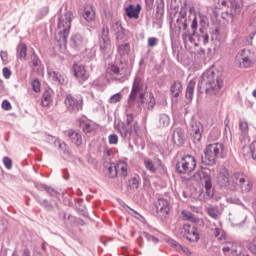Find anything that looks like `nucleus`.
I'll use <instances>...</instances> for the list:
<instances>
[{"instance_id":"1","label":"nucleus","mask_w":256,"mask_h":256,"mask_svg":"<svg viewBox=\"0 0 256 256\" xmlns=\"http://www.w3.org/2000/svg\"><path fill=\"white\" fill-rule=\"evenodd\" d=\"M147 94V84L143 79L136 77L134 79L131 93L128 97L129 107L137 105L138 107H143L145 111H152L155 107L156 101L155 96L150 92L149 95L145 98Z\"/></svg>"},{"instance_id":"2","label":"nucleus","mask_w":256,"mask_h":256,"mask_svg":"<svg viewBox=\"0 0 256 256\" xmlns=\"http://www.w3.org/2000/svg\"><path fill=\"white\" fill-rule=\"evenodd\" d=\"M204 90L206 95H221V89H223V79L221 73L215 71L213 68L206 70L198 83V90Z\"/></svg>"},{"instance_id":"3","label":"nucleus","mask_w":256,"mask_h":256,"mask_svg":"<svg viewBox=\"0 0 256 256\" xmlns=\"http://www.w3.org/2000/svg\"><path fill=\"white\" fill-rule=\"evenodd\" d=\"M199 27V19L197 16H194L192 23H191V29L192 32H186L182 33V40L184 45H187V43H191L194 45V47H199V45H207L209 43V34L205 31V29L200 28L199 34H197V28Z\"/></svg>"},{"instance_id":"4","label":"nucleus","mask_w":256,"mask_h":256,"mask_svg":"<svg viewBox=\"0 0 256 256\" xmlns=\"http://www.w3.org/2000/svg\"><path fill=\"white\" fill-rule=\"evenodd\" d=\"M117 132L126 143L135 141L139 135V122L135 119V115L127 114L126 122L118 124Z\"/></svg>"},{"instance_id":"5","label":"nucleus","mask_w":256,"mask_h":256,"mask_svg":"<svg viewBox=\"0 0 256 256\" xmlns=\"http://www.w3.org/2000/svg\"><path fill=\"white\" fill-rule=\"evenodd\" d=\"M194 181H201L204 185V190L199 194L200 201H209L213 199L215 190L213 189V182L211 180V172L207 168H201L193 175Z\"/></svg>"},{"instance_id":"6","label":"nucleus","mask_w":256,"mask_h":256,"mask_svg":"<svg viewBox=\"0 0 256 256\" xmlns=\"http://www.w3.org/2000/svg\"><path fill=\"white\" fill-rule=\"evenodd\" d=\"M227 152L225 146L222 143H214L206 146L204 150V156H202L203 165H215L217 159H225Z\"/></svg>"},{"instance_id":"7","label":"nucleus","mask_w":256,"mask_h":256,"mask_svg":"<svg viewBox=\"0 0 256 256\" xmlns=\"http://www.w3.org/2000/svg\"><path fill=\"white\" fill-rule=\"evenodd\" d=\"M130 75L131 71L127 68V64H124L120 60L110 63L106 69V77L116 79V81H120V83L127 81Z\"/></svg>"},{"instance_id":"8","label":"nucleus","mask_w":256,"mask_h":256,"mask_svg":"<svg viewBox=\"0 0 256 256\" xmlns=\"http://www.w3.org/2000/svg\"><path fill=\"white\" fill-rule=\"evenodd\" d=\"M72 17H73V12L66 11L64 15L58 18V24H57V32L59 36L58 41L60 43H63L64 45L67 43V37H69V33L71 31V21H73Z\"/></svg>"},{"instance_id":"9","label":"nucleus","mask_w":256,"mask_h":256,"mask_svg":"<svg viewBox=\"0 0 256 256\" xmlns=\"http://www.w3.org/2000/svg\"><path fill=\"white\" fill-rule=\"evenodd\" d=\"M195 167H197L195 157L186 155L177 162L176 171L180 175H187V173L195 171Z\"/></svg>"},{"instance_id":"10","label":"nucleus","mask_w":256,"mask_h":256,"mask_svg":"<svg viewBox=\"0 0 256 256\" xmlns=\"http://www.w3.org/2000/svg\"><path fill=\"white\" fill-rule=\"evenodd\" d=\"M232 181L236 187L234 191L237 189H241L242 193H249L251 189H253V183L247 179V175L241 172H236L232 175Z\"/></svg>"},{"instance_id":"11","label":"nucleus","mask_w":256,"mask_h":256,"mask_svg":"<svg viewBox=\"0 0 256 256\" xmlns=\"http://www.w3.org/2000/svg\"><path fill=\"white\" fill-rule=\"evenodd\" d=\"M98 45L103 55H110V53L113 51L111 37H109V28H102L101 33L99 34Z\"/></svg>"},{"instance_id":"12","label":"nucleus","mask_w":256,"mask_h":256,"mask_svg":"<svg viewBox=\"0 0 256 256\" xmlns=\"http://www.w3.org/2000/svg\"><path fill=\"white\" fill-rule=\"evenodd\" d=\"M189 21L190 20L187 19V11L182 9L174 24V31L176 33H189Z\"/></svg>"},{"instance_id":"13","label":"nucleus","mask_w":256,"mask_h":256,"mask_svg":"<svg viewBox=\"0 0 256 256\" xmlns=\"http://www.w3.org/2000/svg\"><path fill=\"white\" fill-rule=\"evenodd\" d=\"M65 106L69 113H79L83 109V99L75 98L72 95H67L65 98Z\"/></svg>"},{"instance_id":"14","label":"nucleus","mask_w":256,"mask_h":256,"mask_svg":"<svg viewBox=\"0 0 256 256\" xmlns=\"http://www.w3.org/2000/svg\"><path fill=\"white\" fill-rule=\"evenodd\" d=\"M184 229V237L189 241V243H199V230L195 225L186 223L183 226Z\"/></svg>"},{"instance_id":"15","label":"nucleus","mask_w":256,"mask_h":256,"mask_svg":"<svg viewBox=\"0 0 256 256\" xmlns=\"http://www.w3.org/2000/svg\"><path fill=\"white\" fill-rule=\"evenodd\" d=\"M154 207L156 210V215L160 219H167V215H169V201L166 199L160 198L154 203Z\"/></svg>"},{"instance_id":"16","label":"nucleus","mask_w":256,"mask_h":256,"mask_svg":"<svg viewBox=\"0 0 256 256\" xmlns=\"http://www.w3.org/2000/svg\"><path fill=\"white\" fill-rule=\"evenodd\" d=\"M236 63L241 69H249V67H253V60L249 56V51L242 50L238 53L236 56Z\"/></svg>"},{"instance_id":"17","label":"nucleus","mask_w":256,"mask_h":256,"mask_svg":"<svg viewBox=\"0 0 256 256\" xmlns=\"http://www.w3.org/2000/svg\"><path fill=\"white\" fill-rule=\"evenodd\" d=\"M218 183L221 185V187H226V189H230V191H235L237 189V186H235V183H233V176L230 180L229 172H227V170L219 173Z\"/></svg>"},{"instance_id":"18","label":"nucleus","mask_w":256,"mask_h":256,"mask_svg":"<svg viewBox=\"0 0 256 256\" xmlns=\"http://www.w3.org/2000/svg\"><path fill=\"white\" fill-rule=\"evenodd\" d=\"M219 3L230 8V15H239L243 7V0H219Z\"/></svg>"},{"instance_id":"19","label":"nucleus","mask_w":256,"mask_h":256,"mask_svg":"<svg viewBox=\"0 0 256 256\" xmlns=\"http://www.w3.org/2000/svg\"><path fill=\"white\" fill-rule=\"evenodd\" d=\"M186 139L187 135L185 134V130L183 128L174 129L172 135V141L174 145H177V147H181V145H184Z\"/></svg>"},{"instance_id":"20","label":"nucleus","mask_w":256,"mask_h":256,"mask_svg":"<svg viewBox=\"0 0 256 256\" xmlns=\"http://www.w3.org/2000/svg\"><path fill=\"white\" fill-rule=\"evenodd\" d=\"M73 71H74V77H76L78 81H87V79H89V74L83 65L74 64Z\"/></svg>"},{"instance_id":"21","label":"nucleus","mask_w":256,"mask_h":256,"mask_svg":"<svg viewBox=\"0 0 256 256\" xmlns=\"http://www.w3.org/2000/svg\"><path fill=\"white\" fill-rule=\"evenodd\" d=\"M86 43L87 41L85 38H83V36H81V34H74L70 38V45L73 47V49H83Z\"/></svg>"},{"instance_id":"22","label":"nucleus","mask_w":256,"mask_h":256,"mask_svg":"<svg viewBox=\"0 0 256 256\" xmlns=\"http://www.w3.org/2000/svg\"><path fill=\"white\" fill-rule=\"evenodd\" d=\"M68 137L75 147H81L83 145V135L81 132L72 129L68 130Z\"/></svg>"},{"instance_id":"23","label":"nucleus","mask_w":256,"mask_h":256,"mask_svg":"<svg viewBox=\"0 0 256 256\" xmlns=\"http://www.w3.org/2000/svg\"><path fill=\"white\" fill-rule=\"evenodd\" d=\"M125 11L129 19H139V14L141 13V4H137L136 6L129 4L128 7L125 8Z\"/></svg>"},{"instance_id":"24","label":"nucleus","mask_w":256,"mask_h":256,"mask_svg":"<svg viewBox=\"0 0 256 256\" xmlns=\"http://www.w3.org/2000/svg\"><path fill=\"white\" fill-rule=\"evenodd\" d=\"M191 135L194 141H201L203 135V124L201 122H193Z\"/></svg>"},{"instance_id":"25","label":"nucleus","mask_w":256,"mask_h":256,"mask_svg":"<svg viewBox=\"0 0 256 256\" xmlns=\"http://www.w3.org/2000/svg\"><path fill=\"white\" fill-rule=\"evenodd\" d=\"M30 67L34 73H43V64L35 52L31 56Z\"/></svg>"},{"instance_id":"26","label":"nucleus","mask_w":256,"mask_h":256,"mask_svg":"<svg viewBox=\"0 0 256 256\" xmlns=\"http://www.w3.org/2000/svg\"><path fill=\"white\" fill-rule=\"evenodd\" d=\"M80 128L84 133H92L95 131V124L87 119V117H81L78 119Z\"/></svg>"},{"instance_id":"27","label":"nucleus","mask_w":256,"mask_h":256,"mask_svg":"<svg viewBox=\"0 0 256 256\" xmlns=\"http://www.w3.org/2000/svg\"><path fill=\"white\" fill-rule=\"evenodd\" d=\"M49 80L54 85H64L65 84V76L58 71H49L48 72Z\"/></svg>"},{"instance_id":"28","label":"nucleus","mask_w":256,"mask_h":256,"mask_svg":"<svg viewBox=\"0 0 256 256\" xmlns=\"http://www.w3.org/2000/svg\"><path fill=\"white\" fill-rule=\"evenodd\" d=\"M83 18L88 23H93L95 21V8H93V5L87 4L84 8Z\"/></svg>"},{"instance_id":"29","label":"nucleus","mask_w":256,"mask_h":256,"mask_svg":"<svg viewBox=\"0 0 256 256\" xmlns=\"http://www.w3.org/2000/svg\"><path fill=\"white\" fill-rule=\"evenodd\" d=\"M144 167L150 173H157V169H159V167H161V161L158 160L156 163H154L151 159L145 158L144 159Z\"/></svg>"},{"instance_id":"30","label":"nucleus","mask_w":256,"mask_h":256,"mask_svg":"<svg viewBox=\"0 0 256 256\" xmlns=\"http://www.w3.org/2000/svg\"><path fill=\"white\" fill-rule=\"evenodd\" d=\"M112 31L114 32L116 39H120V40L125 39V29L123 28V26H121V23L115 22L112 25Z\"/></svg>"},{"instance_id":"31","label":"nucleus","mask_w":256,"mask_h":256,"mask_svg":"<svg viewBox=\"0 0 256 256\" xmlns=\"http://www.w3.org/2000/svg\"><path fill=\"white\" fill-rule=\"evenodd\" d=\"M116 170H117V173L122 176V177H127V175L129 174L128 171H129V166L127 165V162L123 161V160H119L117 163H116Z\"/></svg>"},{"instance_id":"32","label":"nucleus","mask_w":256,"mask_h":256,"mask_svg":"<svg viewBox=\"0 0 256 256\" xmlns=\"http://www.w3.org/2000/svg\"><path fill=\"white\" fill-rule=\"evenodd\" d=\"M166 241L167 243H169V245L175 247L177 251H182V253H185L186 255H191V251L189 250V248L179 244V242H177L176 240L169 238Z\"/></svg>"},{"instance_id":"33","label":"nucleus","mask_w":256,"mask_h":256,"mask_svg":"<svg viewBox=\"0 0 256 256\" xmlns=\"http://www.w3.org/2000/svg\"><path fill=\"white\" fill-rule=\"evenodd\" d=\"M180 93H183V84L179 81H175L171 86L172 97H179Z\"/></svg>"},{"instance_id":"34","label":"nucleus","mask_w":256,"mask_h":256,"mask_svg":"<svg viewBox=\"0 0 256 256\" xmlns=\"http://www.w3.org/2000/svg\"><path fill=\"white\" fill-rule=\"evenodd\" d=\"M171 123V118L167 114H160L159 119H158V127L160 129H163L165 127H169Z\"/></svg>"},{"instance_id":"35","label":"nucleus","mask_w":256,"mask_h":256,"mask_svg":"<svg viewBox=\"0 0 256 256\" xmlns=\"http://www.w3.org/2000/svg\"><path fill=\"white\" fill-rule=\"evenodd\" d=\"M207 213L209 215V217H211L212 219H219V217H221V210H219V206H209L207 209Z\"/></svg>"},{"instance_id":"36","label":"nucleus","mask_w":256,"mask_h":256,"mask_svg":"<svg viewBox=\"0 0 256 256\" xmlns=\"http://www.w3.org/2000/svg\"><path fill=\"white\" fill-rule=\"evenodd\" d=\"M182 217L184 221H189L190 223H197L199 221V218L195 217L189 210H183Z\"/></svg>"},{"instance_id":"37","label":"nucleus","mask_w":256,"mask_h":256,"mask_svg":"<svg viewBox=\"0 0 256 256\" xmlns=\"http://www.w3.org/2000/svg\"><path fill=\"white\" fill-rule=\"evenodd\" d=\"M42 107H49L51 103H53V97L51 96V92L45 91L42 95Z\"/></svg>"},{"instance_id":"38","label":"nucleus","mask_w":256,"mask_h":256,"mask_svg":"<svg viewBox=\"0 0 256 256\" xmlns=\"http://www.w3.org/2000/svg\"><path fill=\"white\" fill-rule=\"evenodd\" d=\"M118 53L121 57H125L131 53V46L129 43H124L118 46Z\"/></svg>"},{"instance_id":"39","label":"nucleus","mask_w":256,"mask_h":256,"mask_svg":"<svg viewBox=\"0 0 256 256\" xmlns=\"http://www.w3.org/2000/svg\"><path fill=\"white\" fill-rule=\"evenodd\" d=\"M195 81L190 80L186 88V99H193V93H195Z\"/></svg>"},{"instance_id":"40","label":"nucleus","mask_w":256,"mask_h":256,"mask_svg":"<svg viewBox=\"0 0 256 256\" xmlns=\"http://www.w3.org/2000/svg\"><path fill=\"white\" fill-rule=\"evenodd\" d=\"M35 199L39 203V205H41L48 211H53V204L51 202H49V200H46V199L43 200L39 196H36Z\"/></svg>"},{"instance_id":"41","label":"nucleus","mask_w":256,"mask_h":256,"mask_svg":"<svg viewBox=\"0 0 256 256\" xmlns=\"http://www.w3.org/2000/svg\"><path fill=\"white\" fill-rule=\"evenodd\" d=\"M36 187L38 189H44V191H47L51 195V197H57V195H59L57 190H55L54 188H52L46 184L36 185Z\"/></svg>"},{"instance_id":"42","label":"nucleus","mask_w":256,"mask_h":256,"mask_svg":"<svg viewBox=\"0 0 256 256\" xmlns=\"http://www.w3.org/2000/svg\"><path fill=\"white\" fill-rule=\"evenodd\" d=\"M17 53L19 59H27V45L21 43L17 47Z\"/></svg>"},{"instance_id":"43","label":"nucleus","mask_w":256,"mask_h":256,"mask_svg":"<svg viewBox=\"0 0 256 256\" xmlns=\"http://www.w3.org/2000/svg\"><path fill=\"white\" fill-rule=\"evenodd\" d=\"M211 233L216 239H218V241H223V239H225V232L220 228H212Z\"/></svg>"},{"instance_id":"44","label":"nucleus","mask_w":256,"mask_h":256,"mask_svg":"<svg viewBox=\"0 0 256 256\" xmlns=\"http://www.w3.org/2000/svg\"><path fill=\"white\" fill-rule=\"evenodd\" d=\"M117 175H119L117 172V166L115 163H111L108 167V177H110V179H115Z\"/></svg>"},{"instance_id":"45","label":"nucleus","mask_w":256,"mask_h":256,"mask_svg":"<svg viewBox=\"0 0 256 256\" xmlns=\"http://www.w3.org/2000/svg\"><path fill=\"white\" fill-rule=\"evenodd\" d=\"M199 24L201 26L200 29H204L205 31V27H207V25L209 24V18H207V16H205L204 14H199Z\"/></svg>"},{"instance_id":"46","label":"nucleus","mask_w":256,"mask_h":256,"mask_svg":"<svg viewBox=\"0 0 256 256\" xmlns=\"http://www.w3.org/2000/svg\"><path fill=\"white\" fill-rule=\"evenodd\" d=\"M143 237H145V239L151 243H153L154 245H157V243H159V238L151 235L148 232H143L142 233Z\"/></svg>"},{"instance_id":"47","label":"nucleus","mask_w":256,"mask_h":256,"mask_svg":"<svg viewBox=\"0 0 256 256\" xmlns=\"http://www.w3.org/2000/svg\"><path fill=\"white\" fill-rule=\"evenodd\" d=\"M113 155H115V150L112 149V148L105 149L104 152H103V158L106 161H109V158L113 157Z\"/></svg>"},{"instance_id":"48","label":"nucleus","mask_w":256,"mask_h":256,"mask_svg":"<svg viewBox=\"0 0 256 256\" xmlns=\"http://www.w3.org/2000/svg\"><path fill=\"white\" fill-rule=\"evenodd\" d=\"M9 223L7 222V219L0 217V233H5L7 231Z\"/></svg>"},{"instance_id":"49","label":"nucleus","mask_w":256,"mask_h":256,"mask_svg":"<svg viewBox=\"0 0 256 256\" xmlns=\"http://www.w3.org/2000/svg\"><path fill=\"white\" fill-rule=\"evenodd\" d=\"M223 251L224 253H229V251L235 252L237 250L235 249V244L233 242H228L223 247Z\"/></svg>"},{"instance_id":"50","label":"nucleus","mask_w":256,"mask_h":256,"mask_svg":"<svg viewBox=\"0 0 256 256\" xmlns=\"http://www.w3.org/2000/svg\"><path fill=\"white\" fill-rule=\"evenodd\" d=\"M122 97H123V95L121 93H116L110 97L109 103H112V104L119 103V101H121Z\"/></svg>"},{"instance_id":"51","label":"nucleus","mask_w":256,"mask_h":256,"mask_svg":"<svg viewBox=\"0 0 256 256\" xmlns=\"http://www.w3.org/2000/svg\"><path fill=\"white\" fill-rule=\"evenodd\" d=\"M109 145H117L119 143V136L117 134H110L108 136Z\"/></svg>"},{"instance_id":"52","label":"nucleus","mask_w":256,"mask_h":256,"mask_svg":"<svg viewBox=\"0 0 256 256\" xmlns=\"http://www.w3.org/2000/svg\"><path fill=\"white\" fill-rule=\"evenodd\" d=\"M31 85L35 93H39V91H41V82H39V80L37 79L33 80Z\"/></svg>"},{"instance_id":"53","label":"nucleus","mask_w":256,"mask_h":256,"mask_svg":"<svg viewBox=\"0 0 256 256\" xmlns=\"http://www.w3.org/2000/svg\"><path fill=\"white\" fill-rule=\"evenodd\" d=\"M4 167H6L8 170L13 169V161L9 157L3 158Z\"/></svg>"},{"instance_id":"54","label":"nucleus","mask_w":256,"mask_h":256,"mask_svg":"<svg viewBox=\"0 0 256 256\" xmlns=\"http://www.w3.org/2000/svg\"><path fill=\"white\" fill-rule=\"evenodd\" d=\"M130 189H139V179L132 178L129 181Z\"/></svg>"},{"instance_id":"55","label":"nucleus","mask_w":256,"mask_h":256,"mask_svg":"<svg viewBox=\"0 0 256 256\" xmlns=\"http://www.w3.org/2000/svg\"><path fill=\"white\" fill-rule=\"evenodd\" d=\"M239 127H240V130L243 133H248L249 132V124L247 122L240 121L239 122Z\"/></svg>"},{"instance_id":"56","label":"nucleus","mask_w":256,"mask_h":256,"mask_svg":"<svg viewBox=\"0 0 256 256\" xmlns=\"http://www.w3.org/2000/svg\"><path fill=\"white\" fill-rule=\"evenodd\" d=\"M2 109H4V111H11V102H9V100H3Z\"/></svg>"},{"instance_id":"57","label":"nucleus","mask_w":256,"mask_h":256,"mask_svg":"<svg viewBox=\"0 0 256 256\" xmlns=\"http://www.w3.org/2000/svg\"><path fill=\"white\" fill-rule=\"evenodd\" d=\"M2 73H3V77H4L5 79H10V78H11V70H10L9 68L4 67V68L2 69Z\"/></svg>"},{"instance_id":"58","label":"nucleus","mask_w":256,"mask_h":256,"mask_svg":"<svg viewBox=\"0 0 256 256\" xmlns=\"http://www.w3.org/2000/svg\"><path fill=\"white\" fill-rule=\"evenodd\" d=\"M158 39L155 37L148 38V47H156Z\"/></svg>"},{"instance_id":"59","label":"nucleus","mask_w":256,"mask_h":256,"mask_svg":"<svg viewBox=\"0 0 256 256\" xmlns=\"http://www.w3.org/2000/svg\"><path fill=\"white\" fill-rule=\"evenodd\" d=\"M39 15H40V17H46V15H49V7L46 6V7L41 8L39 11Z\"/></svg>"},{"instance_id":"60","label":"nucleus","mask_w":256,"mask_h":256,"mask_svg":"<svg viewBox=\"0 0 256 256\" xmlns=\"http://www.w3.org/2000/svg\"><path fill=\"white\" fill-rule=\"evenodd\" d=\"M0 57L3 61V63H7V61H9V55L7 54V51H1Z\"/></svg>"},{"instance_id":"61","label":"nucleus","mask_w":256,"mask_h":256,"mask_svg":"<svg viewBox=\"0 0 256 256\" xmlns=\"http://www.w3.org/2000/svg\"><path fill=\"white\" fill-rule=\"evenodd\" d=\"M58 147L64 153H69V151H67V144L65 142L58 141Z\"/></svg>"},{"instance_id":"62","label":"nucleus","mask_w":256,"mask_h":256,"mask_svg":"<svg viewBox=\"0 0 256 256\" xmlns=\"http://www.w3.org/2000/svg\"><path fill=\"white\" fill-rule=\"evenodd\" d=\"M255 147H256V140H254V141L250 144V146H249L251 155H252L253 153H255Z\"/></svg>"},{"instance_id":"63","label":"nucleus","mask_w":256,"mask_h":256,"mask_svg":"<svg viewBox=\"0 0 256 256\" xmlns=\"http://www.w3.org/2000/svg\"><path fill=\"white\" fill-rule=\"evenodd\" d=\"M72 219H74L76 225H81V226L85 225V221H83V219L81 218H72Z\"/></svg>"},{"instance_id":"64","label":"nucleus","mask_w":256,"mask_h":256,"mask_svg":"<svg viewBox=\"0 0 256 256\" xmlns=\"http://www.w3.org/2000/svg\"><path fill=\"white\" fill-rule=\"evenodd\" d=\"M249 250L251 251V253H254V255H256V244H251L249 246Z\"/></svg>"}]
</instances>
